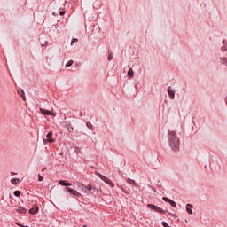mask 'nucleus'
Wrapping results in <instances>:
<instances>
[{
    "instance_id": "obj_1",
    "label": "nucleus",
    "mask_w": 227,
    "mask_h": 227,
    "mask_svg": "<svg viewBox=\"0 0 227 227\" xmlns=\"http://www.w3.org/2000/svg\"><path fill=\"white\" fill-rule=\"evenodd\" d=\"M168 146L171 148L172 152H180V137L176 131H168Z\"/></svg>"
},
{
    "instance_id": "obj_2",
    "label": "nucleus",
    "mask_w": 227,
    "mask_h": 227,
    "mask_svg": "<svg viewBox=\"0 0 227 227\" xmlns=\"http://www.w3.org/2000/svg\"><path fill=\"white\" fill-rule=\"evenodd\" d=\"M96 175L98 176V178H100V180L105 182V184H107L110 187H114V184H113V181H111L109 178L98 172H97Z\"/></svg>"
},
{
    "instance_id": "obj_3",
    "label": "nucleus",
    "mask_w": 227,
    "mask_h": 227,
    "mask_svg": "<svg viewBox=\"0 0 227 227\" xmlns=\"http://www.w3.org/2000/svg\"><path fill=\"white\" fill-rule=\"evenodd\" d=\"M61 126L64 129H67V132H69V134H72V132H74V126H72V122L68 121H63L61 122Z\"/></svg>"
},
{
    "instance_id": "obj_4",
    "label": "nucleus",
    "mask_w": 227,
    "mask_h": 227,
    "mask_svg": "<svg viewBox=\"0 0 227 227\" xmlns=\"http://www.w3.org/2000/svg\"><path fill=\"white\" fill-rule=\"evenodd\" d=\"M64 191H66V192H69V194H71L72 196H75L76 198H81L82 196V194L77 192V190L70 187H66Z\"/></svg>"
},
{
    "instance_id": "obj_5",
    "label": "nucleus",
    "mask_w": 227,
    "mask_h": 227,
    "mask_svg": "<svg viewBox=\"0 0 227 227\" xmlns=\"http://www.w3.org/2000/svg\"><path fill=\"white\" fill-rule=\"evenodd\" d=\"M147 208H151V210H154V212H158V214H166V211H164V209L153 204H147Z\"/></svg>"
},
{
    "instance_id": "obj_6",
    "label": "nucleus",
    "mask_w": 227,
    "mask_h": 227,
    "mask_svg": "<svg viewBox=\"0 0 227 227\" xmlns=\"http://www.w3.org/2000/svg\"><path fill=\"white\" fill-rule=\"evenodd\" d=\"M40 113L44 116H56V114H54L52 111L46 110L44 108H40Z\"/></svg>"
},
{
    "instance_id": "obj_7",
    "label": "nucleus",
    "mask_w": 227,
    "mask_h": 227,
    "mask_svg": "<svg viewBox=\"0 0 227 227\" xmlns=\"http://www.w3.org/2000/svg\"><path fill=\"white\" fill-rule=\"evenodd\" d=\"M28 212L32 215H35V214H38V212H40V207H38V205L35 204L33 207L29 209Z\"/></svg>"
},
{
    "instance_id": "obj_8",
    "label": "nucleus",
    "mask_w": 227,
    "mask_h": 227,
    "mask_svg": "<svg viewBox=\"0 0 227 227\" xmlns=\"http://www.w3.org/2000/svg\"><path fill=\"white\" fill-rule=\"evenodd\" d=\"M168 97L171 100H175V90L171 89V86H168L167 89Z\"/></svg>"
},
{
    "instance_id": "obj_9",
    "label": "nucleus",
    "mask_w": 227,
    "mask_h": 227,
    "mask_svg": "<svg viewBox=\"0 0 227 227\" xmlns=\"http://www.w3.org/2000/svg\"><path fill=\"white\" fill-rule=\"evenodd\" d=\"M80 185L82 186V191H84V189H87V191H84L85 194H88L89 192H91V191L93 190V186H91V184H88L87 186L80 184Z\"/></svg>"
},
{
    "instance_id": "obj_10",
    "label": "nucleus",
    "mask_w": 227,
    "mask_h": 227,
    "mask_svg": "<svg viewBox=\"0 0 227 227\" xmlns=\"http://www.w3.org/2000/svg\"><path fill=\"white\" fill-rule=\"evenodd\" d=\"M59 185H62L63 187H72V184L68 183L67 180H59Z\"/></svg>"
},
{
    "instance_id": "obj_11",
    "label": "nucleus",
    "mask_w": 227,
    "mask_h": 227,
    "mask_svg": "<svg viewBox=\"0 0 227 227\" xmlns=\"http://www.w3.org/2000/svg\"><path fill=\"white\" fill-rule=\"evenodd\" d=\"M15 211L19 212V214H26L27 209L24 207H15Z\"/></svg>"
},
{
    "instance_id": "obj_12",
    "label": "nucleus",
    "mask_w": 227,
    "mask_h": 227,
    "mask_svg": "<svg viewBox=\"0 0 227 227\" xmlns=\"http://www.w3.org/2000/svg\"><path fill=\"white\" fill-rule=\"evenodd\" d=\"M192 208H194L192 204H186V212L187 214H190V215H192Z\"/></svg>"
},
{
    "instance_id": "obj_13",
    "label": "nucleus",
    "mask_w": 227,
    "mask_h": 227,
    "mask_svg": "<svg viewBox=\"0 0 227 227\" xmlns=\"http://www.w3.org/2000/svg\"><path fill=\"white\" fill-rule=\"evenodd\" d=\"M52 131H50L47 135H46V137H47V141L48 143H54V139L52 138Z\"/></svg>"
},
{
    "instance_id": "obj_14",
    "label": "nucleus",
    "mask_w": 227,
    "mask_h": 227,
    "mask_svg": "<svg viewBox=\"0 0 227 227\" xmlns=\"http://www.w3.org/2000/svg\"><path fill=\"white\" fill-rule=\"evenodd\" d=\"M221 51L227 52V41L226 40L223 41V46L221 47Z\"/></svg>"
},
{
    "instance_id": "obj_15",
    "label": "nucleus",
    "mask_w": 227,
    "mask_h": 227,
    "mask_svg": "<svg viewBox=\"0 0 227 227\" xmlns=\"http://www.w3.org/2000/svg\"><path fill=\"white\" fill-rule=\"evenodd\" d=\"M19 95L22 98L23 100H26V93L24 92V90L20 89L18 90Z\"/></svg>"
},
{
    "instance_id": "obj_16",
    "label": "nucleus",
    "mask_w": 227,
    "mask_h": 227,
    "mask_svg": "<svg viewBox=\"0 0 227 227\" xmlns=\"http://www.w3.org/2000/svg\"><path fill=\"white\" fill-rule=\"evenodd\" d=\"M127 183L130 184V185H133L134 187H137V184L136 183V181L134 179L128 178Z\"/></svg>"
},
{
    "instance_id": "obj_17",
    "label": "nucleus",
    "mask_w": 227,
    "mask_h": 227,
    "mask_svg": "<svg viewBox=\"0 0 227 227\" xmlns=\"http://www.w3.org/2000/svg\"><path fill=\"white\" fill-rule=\"evenodd\" d=\"M220 63H221V65H225V67H227V58L226 57H221L220 58Z\"/></svg>"
},
{
    "instance_id": "obj_18",
    "label": "nucleus",
    "mask_w": 227,
    "mask_h": 227,
    "mask_svg": "<svg viewBox=\"0 0 227 227\" xmlns=\"http://www.w3.org/2000/svg\"><path fill=\"white\" fill-rule=\"evenodd\" d=\"M11 183L13 184L14 185H18L19 184H20V179L12 178V179H11Z\"/></svg>"
},
{
    "instance_id": "obj_19",
    "label": "nucleus",
    "mask_w": 227,
    "mask_h": 227,
    "mask_svg": "<svg viewBox=\"0 0 227 227\" xmlns=\"http://www.w3.org/2000/svg\"><path fill=\"white\" fill-rule=\"evenodd\" d=\"M128 76L132 79L134 77V70L132 68H129L128 71Z\"/></svg>"
},
{
    "instance_id": "obj_20",
    "label": "nucleus",
    "mask_w": 227,
    "mask_h": 227,
    "mask_svg": "<svg viewBox=\"0 0 227 227\" xmlns=\"http://www.w3.org/2000/svg\"><path fill=\"white\" fill-rule=\"evenodd\" d=\"M86 127L89 130H95V127L93 126V124H91V122H87Z\"/></svg>"
},
{
    "instance_id": "obj_21",
    "label": "nucleus",
    "mask_w": 227,
    "mask_h": 227,
    "mask_svg": "<svg viewBox=\"0 0 227 227\" xmlns=\"http://www.w3.org/2000/svg\"><path fill=\"white\" fill-rule=\"evenodd\" d=\"M74 65V60H69L66 65L65 67L68 68L69 67H72Z\"/></svg>"
},
{
    "instance_id": "obj_22",
    "label": "nucleus",
    "mask_w": 227,
    "mask_h": 227,
    "mask_svg": "<svg viewBox=\"0 0 227 227\" xmlns=\"http://www.w3.org/2000/svg\"><path fill=\"white\" fill-rule=\"evenodd\" d=\"M169 205H171V207H173V208H176V202H175L174 200H170V202H168Z\"/></svg>"
},
{
    "instance_id": "obj_23",
    "label": "nucleus",
    "mask_w": 227,
    "mask_h": 227,
    "mask_svg": "<svg viewBox=\"0 0 227 227\" xmlns=\"http://www.w3.org/2000/svg\"><path fill=\"white\" fill-rule=\"evenodd\" d=\"M79 42V39L77 38H73L71 41V46L74 45V43H77Z\"/></svg>"
},
{
    "instance_id": "obj_24",
    "label": "nucleus",
    "mask_w": 227,
    "mask_h": 227,
    "mask_svg": "<svg viewBox=\"0 0 227 227\" xmlns=\"http://www.w3.org/2000/svg\"><path fill=\"white\" fill-rule=\"evenodd\" d=\"M13 195H14L16 198H19V197L20 196V191H14Z\"/></svg>"
},
{
    "instance_id": "obj_25",
    "label": "nucleus",
    "mask_w": 227,
    "mask_h": 227,
    "mask_svg": "<svg viewBox=\"0 0 227 227\" xmlns=\"http://www.w3.org/2000/svg\"><path fill=\"white\" fill-rule=\"evenodd\" d=\"M163 201H165L166 203H170L171 199L168 198V197H163L162 198Z\"/></svg>"
},
{
    "instance_id": "obj_26",
    "label": "nucleus",
    "mask_w": 227,
    "mask_h": 227,
    "mask_svg": "<svg viewBox=\"0 0 227 227\" xmlns=\"http://www.w3.org/2000/svg\"><path fill=\"white\" fill-rule=\"evenodd\" d=\"M113 60V52H110L108 54V61H112Z\"/></svg>"
},
{
    "instance_id": "obj_27",
    "label": "nucleus",
    "mask_w": 227,
    "mask_h": 227,
    "mask_svg": "<svg viewBox=\"0 0 227 227\" xmlns=\"http://www.w3.org/2000/svg\"><path fill=\"white\" fill-rule=\"evenodd\" d=\"M38 181L43 182V176H42V175H40V174H38Z\"/></svg>"
},
{
    "instance_id": "obj_28",
    "label": "nucleus",
    "mask_w": 227,
    "mask_h": 227,
    "mask_svg": "<svg viewBox=\"0 0 227 227\" xmlns=\"http://www.w3.org/2000/svg\"><path fill=\"white\" fill-rule=\"evenodd\" d=\"M121 190L122 191V192H124V194H129V192L124 188H121Z\"/></svg>"
},
{
    "instance_id": "obj_29",
    "label": "nucleus",
    "mask_w": 227,
    "mask_h": 227,
    "mask_svg": "<svg viewBox=\"0 0 227 227\" xmlns=\"http://www.w3.org/2000/svg\"><path fill=\"white\" fill-rule=\"evenodd\" d=\"M65 13H66L65 11H60L59 12V15H61V16L65 15Z\"/></svg>"
},
{
    "instance_id": "obj_30",
    "label": "nucleus",
    "mask_w": 227,
    "mask_h": 227,
    "mask_svg": "<svg viewBox=\"0 0 227 227\" xmlns=\"http://www.w3.org/2000/svg\"><path fill=\"white\" fill-rule=\"evenodd\" d=\"M45 169H46V168H43V171H45Z\"/></svg>"
},
{
    "instance_id": "obj_31",
    "label": "nucleus",
    "mask_w": 227,
    "mask_h": 227,
    "mask_svg": "<svg viewBox=\"0 0 227 227\" xmlns=\"http://www.w3.org/2000/svg\"><path fill=\"white\" fill-rule=\"evenodd\" d=\"M12 175H15V172H12Z\"/></svg>"
},
{
    "instance_id": "obj_32",
    "label": "nucleus",
    "mask_w": 227,
    "mask_h": 227,
    "mask_svg": "<svg viewBox=\"0 0 227 227\" xmlns=\"http://www.w3.org/2000/svg\"><path fill=\"white\" fill-rule=\"evenodd\" d=\"M82 227H88V225L85 224V225H83Z\"/></svg>"
},
{
    "instance_id": "obj_33",
    "label": "nucleus",
    "mask_w": 227,
    "mask_h": 227,
    "mask_svg": "<svg viewBox=\"0 0 227 227\" xmlns=\"http://www.w3.org/2000/svg\"><path fill=\"white\" fill-rule=\"evenodd\" d=\"M52 15H56V12H53Z\"/></svg>"
}]
</instances>
